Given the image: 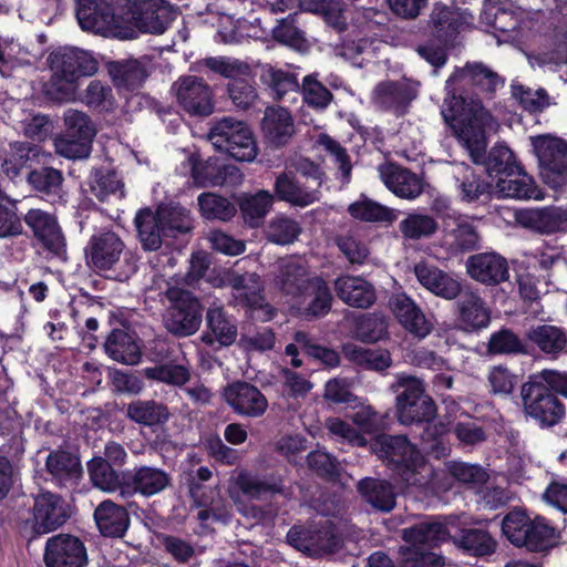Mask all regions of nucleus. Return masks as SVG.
Instances as JSON below:
<instances>
[{
  "mask_svg": "<svg viewBox=\"0 0 567 567\" xmlns=\"http://www.w3.org/2000/svg\"><path fill=\"white\" fill-rule=\"evenodd\" d=\"M442 115L473 161L480 163L486 150L485 130L496 124L489 112L480 101H465L453 93L445 100Z\"/></svg>",
  "mask_w": 567,
  "mask_h": 567,
  "instance_id": "1",
  "label": "nucleus"
},
{
  "mask_svg": "<svg viewBox=\"0 0 567 567\" xmlns=\"http://www.w3.org/2000/svg\"><path fill=\"white\" fill-rule=\"evenodd\" d=\"M371 450L388 465H392L410 486L425 487L433 477V468L404 435H378L371 442Z\"/></svg>",
  "mask_w": 567,
  "mask_h": 567,
  "instance_id": "2",
  "label": "nucleus"
},
{
  "mask_svg": "<svg viewBox=\"0 0 567 567\" xmlns=\"http://www.w3.org/2000/svg\"><path fill=\"white\" fill-rule=\"evenodd\" d=\"M550 389L567 398V374L544 370L522 386L526 413L546 425L558 423L565 414L561 402Z\"/></svg>",
  "mask_w": 567,
  "mask_h": 567,
  "instance_id": "3",
  "label": "nucleus"
},
{
  "mask_svg": "<svg viewBox=\"0 0 567 567\" xmlns=\"http://www.w3.org/2000/svg\"><path fill=\"white\" fill-rule=\"evenodd\" d=\"M52 72L48 94L55 100H71L80 78L93 75L97 61L86 51L78 48H62L48 59Z\"/></svg>",
  "mask_w": 567,
  "mask_h": 567,
  "instance_id": "4",
  "label": "nucleus"
},
{
  "mask_svg": "<svg viewBox=\"0 0 567 567\" xmlns=\"http://www.w3.org/2000/svg\"><path fill=\"white\" fill-rule=\"evenodd\" d=\"M502 532L517 547L529 551H545L558 544L559 532L546 518H530L525 511L515 508L502 520Z\"/></svg>",
  "mask_w": 567,
  "mask_h": 567,
  "instance_id": "5",
  "label": "nucleus"
},
{
  "mask_svg": "<svg viewBox=\"0 0 567 567\" xmlns=\"http://www.w3.org/2000/svg\"><path fill=\"white\" fill-rule=\"evenodd\" d=\"M208 140L215 148L228 153L241 162H251L257 156V146L250 127L243 121L227 116L210 128Z\"/></svg>",
  "mask_w": 567,
  "mask_h": 567,
  "instance_id": "6",
  "label": "nucleus"
},
{
  "mask_svg": "<svg viewBox=\"0 0 567 567\" xmlns=\"http://www.w3.org/2000/svg\"><path fill=\"white\" fill-rule=\"evenodd\" d=\"M398 386L402 388L395 399L396 416L401 424H421L435 419L436 404L425 393L421 380L414 377L401 375L398 379Z\"/></svg>",
  "mask_w": 567,
  "mask_h": 567,
  "instance_id": "7",
  "label": "nucleus"
},
{
  "mask_svg": "<svg viewBox=\"0 0 567 567\" xmlns=\"http://www.w3.org/2000/svg\"><path fill=\"white\" fill-rule=\"evenodd\" d=\"M165 296L171 303L164 317L167 331L177 337L197 332L203 317L199 300L190 291L175 286L168 287Z\"/></svg>",
  "mask_w": 567,
  "mask_h": 567,
  "instance_id": "8",
  "label": "nucleus"
},
{
  "mask_svg": "<svg viewBox=\"0 0 567 567\" xmlns=\"http://www.w3.org/2000/svg\"><path fill=\"white\" fill-rule=\"evenodd\" d=\"M76 18L83 30L94 33H114L122 39L135 38V31H117L118 21L111 4L105 0H76Z\"/></svg>",
  "mask_w": 567,
  "mask_h": 567,
  "instance_id": "9",
  "label": "nucleus"
},
{
  "mask_svg": "<svg viewBox=\"0 0 567 567\" xmlns=\"http://www.w3.org/2000/svg\"><path fill=\"white\" fill-rule=\"evenodd\" d=\"M177 103L190 115L207 116L213 113L212 87L195 75L181 76L172 86Z\"/></svg>",
  "mask_w": 567,
  "mask_h": 567,
  "instance_id": "10",
  "label": "nucleus"
},
{
  "mask_svg": "<svg viewBox=\"0 0 567 567\" xmlns=\"http://www.w3.org/2000/svg\"><path fill=\"white\" fill-rule=\"evenodd\" d=\"M131 20L144 32L162 34L176 18V12L164 0H127Z\"/></svg>",
  "mask_w": 567,
  "mask_h": 567,
  "instance_id": "11",
  "label": "nucleus"
},
{
  "mask_svg": "<svg viewBox=\"0 0 567 567\" xmlns=\"http://www.w3.org/2000/svg\"><path fill=\"white\" fill-rule=\"evenodd\" d=\"M47 567H85L86 548L83 542L69 534H59L48 539L44 550Z\"/></svg>",
  "mask_w": 567,
  "mask_h": 567,
  "instance_id": "12",
  "label": "nucleus"
},
{
  "mask_svg": "<svg viewBox=\"0 0 567 567\" xmlns=\"http://www.w3.org/2000/svg\"><path fill=\"white\" fill-rule=\"evenodd\" d=\"M192 177L199 187L214 186H238L241 184L243 175L238 167L225 164L217 157H209L206 161L190 159Z\"/></svg>",
  "mask_w": 567,
  "mask_h": 567,
  "instance_id": "13",
  "label": "nucleus"
},
{
  "mask_svg": "<svg viewBox=\"0 0 567 567\" xmlns=\"http://www.w3.org/2000/svg\"><path fill=\"white\" fill-rule=\"evenodd\" d=\"M533 151L538 158L545 177L567 174V142L551 136H532Z\"/></svg>",
  "mask_w": 567,
  "mask_h": 567,
  "instance_id": "14",
  "label": "nucleus"
},
{
  "mask_svg": "<svg viewBox=\"0 0 567 567\" xmlns=\"http://www.w3.org/2000/svg\"><path fill=\"white\" fill-rule=\"evenodd\" d=\"M226 403L237 413L247 417L261 416L267 408L266 396L252 384L237 381L225 388Z\"/></svg>",
  "mask_w": 567,
  "mask_h": 567,
  "instance_id": "15",
  "label": "nucleus"
},
{
  "mask_svg": "<svg viewBox=\"0 0 567 567\" xmlns=\"http://www.w3.org/2000/svg\"><path fill=\"white\" fill-rule=\"evenodd\" d=\"M68 511L60 496L50 492L39 494L33 505V529L45 534L62 526L68 519Z\"/></svg>",
  "mask_w": 567,
  "mask_h": 567,
  "instance_id": "16",
  "label": "nucleus"
},
{
  "mask_svg": "<svg viewBox=\"0 0 567 567\" xmlns=\"http://www.w3.org/2000/svg\"><path fill=\"white\" fill-rule=\"evenodd\" d=\"M315 276H311L305 261L296 258L281 259L275 277V286L292 299L301 298Z\"/></svg>",
  "mask_w": 567,
  "mask_h": 567,
  "instance_id": "17",
  "label": "nucleus"
},
{
  "mask_svg": "<svg viewBox=\"0 0 567 567\" xmlns=\"http://www.w3.org/2000/svg\"><path fill=\"white\" fill-rule=\"evenodd\" d=\"M171 476L165 471L153 466H140L131 476V483L124 484L120 496L127 499L136 493L151 497L163 492L171 484Z\"/></svg>",
  "mask_w": 567,
  "mask_h": 567,
  "instance_id": "18",
  "label": "nucleus"
},
{
  "mask_svg": "<svg viewBox=\"0 0 567 567\" xmlns=\"http://www.w3.org/2000/svg\"><path fill=\"white\" fill-rule=\"evenodd\" d=\"M458 327L472 332L486 328L491 322V309L475 291L465 290L456 302Z\"/></svg>",
  "mask_w": 567,
  "mask_h": 567,
  "instance_id": "19",
  "label": "nucleus"
},
{
  "mask_svg": "<svg viewBox=\"0 0 567 567\" xmlns=\"http://www.w3.org/2000/svg\"><path fill=\"white\" fill-rule=\"evenodd\" d=\"M378 171L384 185L398 197L415 199L423 192L421 178L406 168L385 163L380 165Z\"/></svg>",
  "mask_w": 567,
  "mask_h": 567,
  "instance_id": "20",
  "label": "nucleus"
},
{
  "mask_svg": "<svg viewBox=\"0 0 567 567\" xmlns=\"http://www.w3.org/2000/svg\"><path fill=\"white\" fill-rule=\"evenodd\" d=\"M467 274L485 285H497L508 279V265L505 258L495 252L471 256L466 262Z\"/></svg>",
  "mask_w": 567,
  "mask_h": 567,
  "instance_id": "21",
  "label": "nucleus"
},
{
  "mask_svg": "<svg viewBox=\"0 0 567 567\" xmlns=\"http://www.w3.org/2000/svg\"><path fill=\"white\" fill-rule=\"evenodd\" d=\"M24 221L48 250L54 254L63 250L64 237L53 215L32 208L25 214Z\"/></svg>",
  "mask_w": 567,
  "mask_h": 567,
  "instance_id": "22",
  "label": "nucleus"
},
{
  "mask_svg": "<svg viewBox=\"0 0 567 567\" xmlns=\"http://www.w3.org/2000/svg\"><path fill=\"white\" fill-rule=\"evenodd\" d=\"M460 82L474 85L488 94L504 85L503 79L481 62L467 63L465 68L456 70L446 81L449 93L454 91L453 85Z\"/></svg>",
  "mask_w": 567,
  "mask_h": 567,
  "instance_id": "23",
  "label": "nucleus"
},
{
  "mask_svg": "<svg viewBox=\"0 0 567 567\" xmlns=\"http://www.w3.org/2000/svg\"><path fill=\"white\" fill-rule=\"evenodd\" d=\"M123 240L113 231L93 236L86 248V257L97 269H110L118 260L124 250Z\"/></svg>",
  "mask_w": 567,
  "mask_h": 567,
  "instance_id": "24",
  "label": "nucleus"
},
{
  "mask_svg": "<svg viewBox=\"0 0 567 567\" xmlns=\"http://www.w3.org/2000/svg\"><path fill=\"white\" fill-rule=\"evenodd\" d=\"M414 274L425 289L439 297L452 300L461 293V284L434 265L417 262L414 266Z\"/></svg>",
  "mask_w": 567,
  "mask_h": 567,
  "instance_id": "25",
  "label": "nucleus"
},
{
  "mask_svg": "<svg viewBox=\"0 0 567 567\" xmlns=\"http://www.w3.org/2000/svg\"><path fill=\"white\" fill-rule=\"evenodd\" d=\"M334 290L340 300L353 308L368 309L377 300L373 285L360 276L337 278Z\"/></svg>",
  "mask_w": 567,
  "mask_h": 567,
  "instance_id": "26",
  "label": "nucleus"
},
{
  "mask_svg": "<svg viewBox=\"0 0 567 567\" xmlns=\"http://www.w3.org/2000/svg\"><path fill=\"white\" fill-rule=\"evenodd\" d=\"M43 154L38 145L28 142H14L0 147V169L9 177H17L32 163H40Z\"/></svg>",
  "mask_w": 567,
  "mask_h": 567,
  "instance_id": "27",
  "label": "nucleus"
},
{
  "mask_svg": "<svg viewBox=\"0 0 567 567\" xmlns=\"http://www.w3.org/2000/svg\"><path fill=\"white\" fill-rule=\"evenodd\" d=\"M390 306L405 330L417 338H424L430 333L431 323L410 297L404 293L395 295L391 298Z\"/></svg>",
  "mask_w": 567,
  "mask_h": 567,
  "instance_id": "28",
  "label": "nucleus"
},
{
  "mask_svg": "<svg viewBox=\"0 0 567 567\" xmlns=\"http://www.w3.org/2000/svg\"><path fill=\"white\" fill-rule=\"evenodd\" d=\"M518 223L540 234H551L567 226V212L559 207L525 209L517 214Z\"/></svg>",
  "mask_w": 567,
  "mask_h": 567,
  "instance_id": "29",
  "label": "nucleus"
},
{
  "mask_svg": "<svg viewBox=\"0 0 567 567\" xmlns=\"http://www.w3.org/2000/svg\"><path fill=\"white\" fill-rule=\"evenodd\" d=\"M261 131L272 146H284L295 133L293 120L284 107H267L261 120Z\"/></svg>",
  "mask_w": 567,
  "mask_h": 567,
  "instance_id": "30",
  "label": "nucleus"
},
{
  "mask_svg": "<svg viewBox=\"0 0 567 567\" xmlns=\"http://www.w3.org/2000/svg\"><path fill=\"white\" fill-rule=\"evenodd\" d=\"M275 196L292 206L307 207L320 199V190L310 185H301L289 173L277 175L274 184Z\"/></svg>",
  "mask_w": 567,
  "mask_h": 567,
  "instance_id": "31",
  "label": "nucleus"
},
{
  "mask_svg": "<svg viewBox=\"0 0 567 567\" xmlns=\"http://www.w3.org/2000/svg\"><path fill=\"white\" fill-rule=\"evenodd\" d=\"M449 536L447 525L436 520H424L402 529V538L409 544L406 547L416 550L434 547L446 540Z\"/></svg>",
  "mask_w": 567,
  "mask_h": 567,
  "instance_id": "32",
  "label": "nucleus"
},
{
  "mask_svg": "<svg viewBox=\"0 0 567 567\" xmlns=\"http://www.w3.org/2000/svg\"><path fill=\"white\" fill-rule=\"evenodd\" d=\"M296 302L301 307L302 315L308 319L326 316L332 305V295L327 282L320 277H313L301 298Z\"/></svg>",
  "mask_w": 567,
  "mask_h": 567,
  "instance_id": "33",
  "label": "nucleus"
},
{
  "mask_svg": "<svg viewBox=\"0 0 567 567\" xmlns=\"http://www.w3.org/2000/svg\"><path fill=\"white\" fill-rule=\"evenodd\" d=\"M357 491L375 511L388 513L395 507L394 487L385 480L364 477L357 483Z\"/></svg>",
  "mask_w": 567,
  "mask_h": 567,
  "instance_id": "34",
  "label": "nucleus"
},
{
  "mask_svg": "<svg viewBox=\"0 0 567 567\" xmlns=\"http://www.w3.org/2000/svg\"><path fill=\"white\" fill-rule=\"evenodd\" d=\"M444 243L452 251H468L478 248L480 235L475 226L465 218L444 220Z\"/></svg>",
  "mask_w": 567,
  "mask_h": 567,
  "instance_id": "35",
  "label": "nucleus"
},
{
  "mask_svg": "<svg viewBox=\"0 0 567 567\" xmlns=\"http://www.w3.org/2000/svg\"><path fill=\"white\" fill-rule=\"evenodd\" d=\"M416 96L415 87L406 82L385 81L373 91V100L381 107L402 111Z\"/></svg>",
  "mask_w": 567,
  "mask_h": 567,
  "instance_id": "36",
  "label": "nucleus"
},
{
  "mask_svg": "<svg viewBox=\"0 0 567 567\" xmlns=\"http://www.w3.org/2000/svg\"><path fill=\"white\" fill-rule=\"evenodd\" d=\"M228 286L237 303L249 308L262 307L264 284L256 272L233 274L228 278Z\"/></svg>",
  "mask_w": 567,
  "mask_h": 567,
  "instance_id": "37",
  "label": "nucleus"
},
{
  "mask_svg": "<svg viewBox=\"0 0 567 567\" xmlns=\"http://www.w3.org/2000/svg\"><path fill=\"white\" fill-rule=\"evenodd\" d=\"M94 518L100 532L110 537L123 536L130 524L126 509L109 499L95 508Z\"/></svg>",
  "mask_w": 567,
  "mask_h": 567,
  "instance_id": "38",
  "label": "nucleus"
},
{
  "mask_svg": "<svg viewBox=\"0 0 567 567\" xmlns=\"http://www.w3.org/2000/svg\"><path fill=\"white\" fill-rule=\"evenodd\" d=\"M134 224L138 241L145 251H156L162 247L164 237L167 235L158 216L152 209L138 210Z\"/></svg>",
  "mask_w": 567,
  "mask_h": 567,
  "instance_id": "39",
  "label": "nucleus"
},
{
  "mask_svg": "<svg viewBox=\"0 0 567 567\" xmlns=\"http://www.w3.org/2000/svg\"><path fill=\"white\" fill-rule=\"evenodd\" d=\"M208 332L203 334V341L213 344L230 346L237 337V328L226 316L221 306H212L206 313Z\"/></svg>",
  "mask_w": 567,
  "mask_h": 567,
  "instance_id": "40",
  "label": "nucleus"
},
{
  "mask_svg": "<svg viewBox=\"0 0 567 567\" xmlns=\"http://www.w3.org/2000/svg\"><path fill=\"white\" fill-rule=\"evenodd\" d=\"M437 38L446 41L468 24L467 14L453 7L436 3L432 10L429 21Z\"/></svg>",
  "mask_w": 567,
  "mask_h": 567,
  "instance_id": "41",
  "label": "nucleus"
},
{
  "mask_svg": "<svg viewBox=\"0 0 567 567\" xmlns=\"http://www.w3.org/2000/svg\"><path fill=\"white\" fill-rule=\"evenodd\" d=\"M495 192L507 198L515 199H539L540 190L538 189L532 176L525 172L516 171L513 175L498 179Z\"/></svg>",
  "mask_w": 567,
  "mask_h": 567,
  "instance_id": "42",
  "label": "nucleus"
},
{
  "mask_svg": "<svg viewBox=\"0 0 567 567\" xmlns=\"http://www.w3.org/2000/svg\"><path fill=\"white\" fill-rule=\"evenodd\" d=\"M104 349L110 358L121 363L136 364L141 359L138 344L124 330H113L104 343Z\"/></svg>",
  "mask_w": 567,
  "mask_h": 567,
  "instance_id": "43",
  "label": "nucleus"
},
{
  "mask_svg": "<svg viewBox=\"0 0 567 567\" xmlns=\"http://www.w3.org/2000/svg\"><path fill=\"white\" fill-rule=\"evenodd\" d=\"M109 74L118 90L134 91L138 89L147 76L143 64L137 60L111 62Z\"/></svg>",
  "mask_w": 567,
  "mask_h": 567,
  "instance_id": "44",
  "label": "nucleus"
},
{
  "mask_svg": "<svg viewBox=\"0 0 567 567\" xmlns=\"http://www.w3.org/2000/svg\"><path fill=\"white\" fill-rule=\"evenodd\" d=\"M236 484L240 492L251 499L259 501L274 494H284L280 481L261 477L246 471L238 474Z\"/></svg>",
  "mask_w": 567,
  "mask_h": 567,
  "instance_id": "45",
  "label": "nucleus"
},
{
  "mask_svg": "<svg viewBox=\"0 0 567 567\" xmlns=\"http://www.w3.org/2000/svg\"><path fill=\"white\" fill-rule=\"evenodd\" d=\"M260 80L275 99H282L287 93L299 89L296 74L269 64L262 68Z\"/></svg>",
  "mask_w": 567,
  "mask_h": 567,
  "instance_id": "46",
  "label": "nucleus"
},
{
  "mask_svg": "<svg viewBox=\"0 0 567 567\" xmlns=\"http://www.w3.org/2000/svg\"><path fill=\"white\" fill-rule=\"evenodd\" d=\"M127 416L140 424L152 426L164 423L169 417L166 405L155 401H134L127 406Z\"/></svg>",
  "mask_w": 567,
  "mask_h": 567,
  "instance_id": "47",
  "label": "nucleus"
},
{
  "mask_svg": "<svg viewBox=\"0 0 567 567\" xmlns=\"http://www.w3.org/2000/svg\"><path fill=\"white\" fill-rule=\"evenodd\" d=\"M199 210L206 219L229 221L237 213L236 205L215 193H204L197 198Z\"/></svg>",
  "mask_w": 567,
  "mask_h": 567,
  "instance_id": "48",
  "label": "nucleus"
},
{
  "mask_svg": "<svg viewBox=\"0 0 567 567\" xmlns=\"http://www.w3.org/2000/svg\"><path fill=\"white\" fill-rule=\"evenodd\" d=\"M274 204V195L268 190H259L255 195H245L239 204L246 223L258 227Z\"/></svg>",
  "mask_w": 567,
  "mask_h": 567,
  "instance_id": "49",
  "label": "nucleus"
},
{
  "mask_svg": "<svg viewBox=\"0 0 567 567\" xmlns=\"http://www.w3.org/2000/svg\"><path fill=\"white\" fill-rule=\"evenodd\" d=\"M87 471L93 485L103 492L112 493L124 486L117 472L103 457H94L87 463Z\"/></svg>",
  "mask_w": 567,
  "mask_h": 567,
  "instance_id": "50",
  "label": "nucleus"
},
{
  "mask_svg": "<svg viewBox=\"0 0 567 567\" xmlns=\"http://www.w3.org/2000/svg\"><path fill=\"white\" fill-rule=\"evenodd\" d=\"M528 339L545 353H557L565 349L567 337L554 326H538L527 332Z\"/></svg>",
  "mask_w": 567,
  "mask_h": 567,
  "instance_id": "51",
  "label": "nucleus"
},
{
  "mask_svg": "<svg viewBox=\"0 0 567 567\" xmlns=\"http://www.w3.org/2000/svg\"><path fill=\"white\" fill-rule=\"evenodd\" d=\"M439 229L436 220L425 214H409L399 224V230L405 239L417 240L431 237Z\"/></svg>",
  "mask_w": 567,
  "mask_h": 567,
  "instance_id": "52",
  "label": "nucleus"
},
{
  "mask_svg": "<svg viewBox=\"0 0 567 567\" xmlns=\"http://www.w3.org/2000/svg\"><path fill=\"white\" fill-rule=\"evenodd\" d=\"M90 190L100 202L124 196V185L114 172L96 171L90 181Z\"/></svg>",
  "mask_w": 567,
  "mask_h": 567,
  "instance_id": "53",
  "label": "nucleus"
},
{
  "mask_svg": "<svg viewBox=\"0 0 567 567\" xmlns=\"http://www.w3.org/2000/svg\"><path fill=\"white\" fill-rule=\"evenodd\" d=\"M353 334L362 342H377L388 334V322L384 316L369 313L360 316L355 321Z\"/></svg>",
  "mask_w": 567,
  "mask_h": 567,
  "instance_id": "54",
  "label": "nucleus"
},
{
  "mask_svg": "<svg viewBox=\"0 0 567 567\" xmlns=\"http://www.w3.org/2000/svg\"><path fill=\"white\" fill-rule=\"evenodd\" d=\"M30 186L42 194L60 196L63 183L61 171L53 167H41L28 174Z\"/></svg>",
  "mask_w": 567,
  "mask_h": 567,
  "instance_id": "55",
  "label": "nucleus"
},
{
  "mask_svg": "<svg viewBox=\"0 0 567 567\" xmlns=\"http://www.w3.org/2000/svg\"><path fill=\"white\" fill-rule=\"evenodd\" d=\"M455 544L464 551L475 556L489 555L494 553L496 547L492 536L482 529L464 530L462 536L455 540Z\"/></svg>",
  "mask_w": 567,
  "mask_h": 567,
  "instance_id": "56",
  "label": "nucleus"
},
{
  "mask_svg": "<svg viewBox=\"0 0 567 567\" xmlns=\"http://www.w3.org/2000/svg\"><path fill=\"white\" fill-rule=\"evenodd\" d=\"M154 213L158 216L167 236L175 233H187L192 228L189 213L184 207L162 206Z\"/></svg>",
  "mask_w": 567,
  "mask_h": 567,
  "instance_id": "57",
  "label": "nucleus"
},
{
  "mask_svg": "<svg viewBox=\"0 0 567 567\" xmlns=\"http://www.w3.org/2000/svg\"><path fill=\"white\" fill-rule=\"evenodd\" d=\"M305 10L321 14L324 21L338 31L346 27V18L339 0H301Z\"/></svg>",
  "mask_w": 567,
  "mask_h": 567,
  "instance_id": "58",
  "label": "nucleus"
},
{
  "mask_svg": "<svg viewBox=\"0 0 567 567\" xmlns=\"http://www.w3.org/2000/svg\"><path fill=\"white\" fill-rule=\"evenodd\" d=\"M301 233L298 221L279 216L271 219L266 229V237L269 241L277 245L292 244Z\"/></svg>",
  "mask_w": 567,
  "mask_h": 567,
  "instance_id": "59",
  "label": "nucleus"
},
{
  "mask_svg": "<svg viewBox=\"0 0 567 567\" xmlns=\"http://www.w3.org/2000/svg\"><path fill=\"white\" fill-rule=\"evenodd\" d=\"M144 375L172 385H183L190 379L189 368L184 364H158L144 369Z\"/></svg>",
  "mask_w": 567,
  "mask_h": 567,
  "instance_id": "60",
  "label": "nucleus"
},
{
  "mask_svg": "<svg viewBox=\"0 0 567 567\" xmlns=\"http://www.w3.org/2000/svg\"><path fill=\"white\" fill-rule=\"evenodd\" d=\"M423 432L420 437L424 444V449L432 452L435 457L440 458L449 454V446L442 441V437L447 433V426L441 421L423 422Z\"/></svg>",
  "mask_w": 567,
  "mask_h": 567,
  "instance_id": "61",
  "label": "nucleus"
},
{
  "mask_svg": "<svg viewBox=\"0 0 567 567\" xmlns=\"http://www.w3.org/2000/svg\"><path fill=\"white\" fill-rule=\"evenodd\" d=\"M316 144L321 147L328 155H330V157L333 159V163L338 165L342 179L348 182L352 165L347 150L339 142L327 134H319L316 140Z\"/></svg>",
  "mask_w": 567,
  "mask_h": 567,
  "instance_id": "62",
  "label": "nucleus"
},
{
  "mask_svg": "<svg viewBox=\"0 0 567 567\" xmlns=\"http://www.w3.org/2000/svg\"><path fill=\"white\" fill-rule=\"evenodd\" d=\"M47 468L55 477L63 480L66 477H76L81 465L76 456L69 452L56 451L47 458Z\"/></svg>",
  "mask_w": 567,
  "mask_h": 567,
  "instance_id": "63",
  "label": "nucleus"
},
{
  "mask_svg": "<svg viewBox=\"0 0 567 567\" xmlns=\"http://www.w3.org/2000/svg\"><path fill=\"white\" fill-rule=\"evenodd\" d=\"M350 215L363 221H392L393 212L370 199H362L351 204L348 208Z\"/></svg>",
  "mask_w": 567,
  "mask_h": 567,
  "instance_id": "64",
  "label": "nucleus"
}]
</instances>
